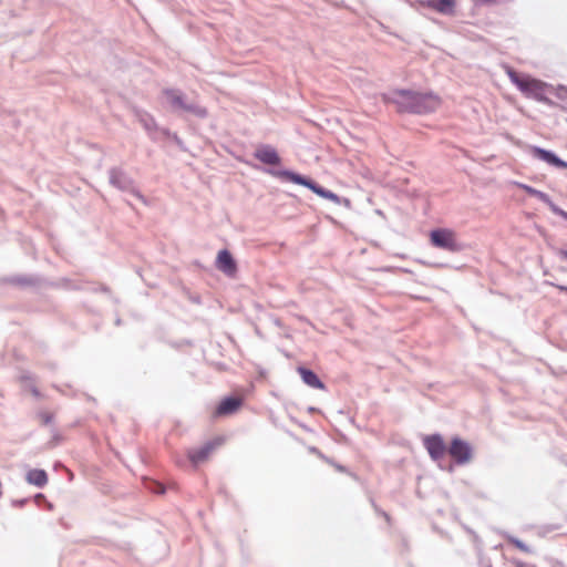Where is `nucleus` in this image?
<instances>
[{"label": "nucleus", "instance_id": "f257e3e1", "mask_svg": "<svg viewBox=\"0 0 567 567\" xmlns=\"http://www.w3.org/2000/svg\"><path fill=\"white\" fill-rule=\"evenodd\" d=\"M392 101L401 111L415 113H429L435 111L441 100L434 94H421L411 91H396L392 95Z\"/></svg>", "mask_w": 567, "mask_h": 567}, {"label": "nucleus", "instance_id": "f03ea898", "mask_svg": "<svg viewBox=\"0 0 567 567\" xmlns=\"http://www.w3.org/2000/svg\"><path fill=\"white\" fill-rule=\"evenodd\" d=\"M268 173L277 178L282 181H288L298 185H302L309 189H311L318 196L331 200L338 205H343L347 208H351V200L349 198H341L337 194L318 186L311 179L301 176L297 173L287 169H269Z\"/></svg>", "mask_w": 567, "mask_h": 567}, {"label": "nucleus", "instance_id": "7ed1b4c3", "mask_svg": "<svg viewBox=\"0 0 567 567\" xmlns=\"http://www.w3.org/2000/svg\"><path fill=\"white\" fill-rule=\"evenodd\" d=\"M506 73L511 81L518 87V90L527 97L538 101H546L545 92L547 84L536 80L527 74H520L513 69L507 68Z\"/></svg>", "mask_w": 567, "mask_h": 567}, {"label": "nucleus", "instance_id": "20e7f679", "mask_svg": "<svg viewBox=\"0 0 567 567\" xmlns=\"http://www.w3.org/2000/svg\"><path fill=\"white\" fill-rule=\"evenodd\" d=\"M164 103L175 112H189L198 117H205L207 111L205 107L186 102L184 95L176 90H165L163 92Z\"/></svg>", "mask_w": 567, "mask_h": 567}, {"label": "nucleus", "instance_id": "39448f33", "mask_svg": "<svg viewBox=\"0 0 567 567\" xmlns=\"http://www.w3.org/2000/svg\"><path fill=\"white\" fill-rule=\"evenodd\" d=\"M431 243L433 246L445 249L449 251H458L462 249L461 244L457 241L456 235L453 230L440 228L432 230L430 234Z\"/></svg>", "mask_w": 567, "mask_h": 567}, {"label": "nucleus", "instance_id": "423d86ee", "mask_svg": "<svg viewBox=\"0 0 567 567\" xmlns=\"http://www.w3.org/2000/svg\"><path fill=\"white\" fill-rule=\"evenodd\" d=\"M449 452L458 463H466L472 457L471 446L461 439H454L452 441Z\"/></svg>", "mask_w": 567, "mask_h": 567}, {"label": "nucleus", "instance_id": "0eeeda50", "mask_svg": "<svg viewBox=\"0 0 567 567\" xmlns=\"http://www.w3.org/2000/svg\"><path fill=\"white\" fill-rule=\"evenodd\" d=\"M216 267L227 276H234L237 270L236 262L228 250H220L218 252Z\"/></svg>", "mask_w": 567, "mask_h": 567}, {"label": "nucleus", "instance_id": "6e6552de", "mask_svg": "<svg viewBox=\"0 0 567 567\" xmlns=\"http://www.w3.org/2000/svg\"><path fill=\"white\" fill-rule=\"evenodd\" d=\"M220 444L221 441L219 439L209 442L202 446L200 449L189 451L188 457L194 465H198L199 463L206 461L212 451Z\"/></svg>", "mask_w": 567, "mask_h": 567}, {"label": "nucleus", "instance_id": "1a4fd4ad", "mask_svg": "<svg viewBox=\"0 0 567 567\" xmlns=\"http://www.w3.org/2000/svg\"><path fill=\"white\" fill-rule=\"evenodd\" d=\"M255 157L268 165H278L280 157L277 151L270 145H260L255 151Z\"/></svg>", "mask_w": 567, "mask_h": 567}, {"label": "nucleus", "instance_id": "9d476101", "mask_svg": "<svg viewBox=\"0 0 567 567\" xmlns=\"http://www.w3.org/2000/svg\"><path fill=\"white\" fill-rule=\"evenodd\" d=\"M424 445L433 460L440 458L445 452L443 440L439 435L425 437Z\"/></svg>", "mask_w": 567, "mask_h": 567}, {"label": "nucleus", "instance_id": "9b49d317", "mask_svg": "<svg viewBox=\"0 0 567 567\" xmlns=\"http://www.w3.org/2000/svg\"><path fill=\"white\" fill-rule=\"evenodd\" d=\"M533 156L537 157L538 159H542L553 166L560 167V168H567V163L558 158L554 153L539 148V147H533L532 148Z\"/></svg>", "mask_w": 567, "mask_h": 567}, {"label": "nucleus", "instance_id": "f8f14e48", "mask_svg": "<svg viewBox=\"0 0 567 567\" xmlns=\"http://www.w3.org/2000/svg\"><path fill=\"white\" fill-rule=\"evenodd\" d=\"M110 182L115 187L127 190L132 187V181L121 171L112 169L110 173Z\"/></svg>", "mask_w": 567, "mask_h": 567}, {"label": "nucleus", "instance_id": "ddd939ff", "mask_svg": "<svg viewBox=\"0 0 567 567\" xmlns=\"http://www.w3.org/2000/svg\"><path fill=\"white\" fill-rule=\"evenodd\" d=\"M25 480L31 485L43 487L48 483V475L43 470H30L27 473Z\"/></svg>", "mask_w": 567, "mask_h": 567}, {"label": "nucleus", "instance_id": "4468645a", "mask_svg": "<svg viewBox=\"0 0 567 567\" xmlns=\"http://www.w3.org/2000/svg\"><path fill=\"white\" fill-rule=\"evenodd\" d=\"M423 2L444 14L452 13L454 9V0H423Z\"/></svg>", "mask_w": 567, "mask_h": 567}, {"label": "nucleus", "instance_id": "2eb2a0df", "mask_svg": "<svg viewBox=\"0 0 567 567\" xmlns=\"http://www.w3.org/2000/svg\"><path fill=\"white\" fill-rule=\"evenodd\" d=\"M298 372H299L302 381L307 385H309L311 388H316V389L324 388L323 383L319 380V378L311 370H308L305 368H299Z\"/></svg>", "mask_w": 567, "mask_h": 567}, {"label": "nucleus", "instance_id": "dca6fc26", "mask_svg": "<svg viewBox=\"0 0 567 567\" xmlns=\"http://www.w3.org/2000/svg\"><path fill=\"white\" fill-rule=\"evenodd\" d=\"M240 405V400L236 398H228L224 400L217 408V414H230L235 412Z\"/></svg>", "mask_w": 567, "mask_h": 567}, {"label": "nucleus", "instance_id": "f3484780", "mask_svg": "<svg viewBox=\"0 0 567 567\" xmlns=\"http://www.w3.org/2000/svg\"><path fill=\"white\" fill-rule=\"evenodd\" d=\"M533 196L537 197L539 200L544 202L545 204L548 205V207L551 209V205H555L550 198L548 197L547 194L540 192V190H536V194H534Z\"/></svg>", "mask_w": 567, "mask_h": 567}, {"label": "nucleus", "instance_id": "a211bd4d", "mask_svg": "<svg viewBox=\"0 0 567 567\" xmlns=\"http://www.w3.org/2000/svg\"><path fill=\"white\" fill-rule=\"evenodd\" d=\"M513 185L518 187V188H520V189H523V190H525L527 194H529L532 196L534 194H536V190H537V189H535V188H533V187H530L528 185H525V184H522V183H518V182H513Z\"/></svg>", "mask_w": 567, "mask_h": 567}, {"label": "nucleus", "instance_id": "6ab92c4d", "mask_svg": "<svg viewBox=\"0 0 567 567\" xmlns=\"http://www.w3.org/2000/svg\"><path fill=\"white\" fill-rule=\"evenodd\" d=\"M551 212L556 215L561 216L563 218H565L567 220V212L560 209L558 206L551 205Z\"/></svg>", "mask_w": 567, "mask_h": 567}, {"label": "nucleus", "instance_id": "aec40b11", "mask_svg": "<svg viewBox=\"0 0 567 567\" xmlns=\"http://www.w3.org/2000/svg\"><path fill=\"white\" fill-rule=\"evenodd\" d=\"M551 212L556 215L561 216L563 218H565L567 220V212L560 209L558 206L551 205Z\"/></svg>", "mask_w": 567, "mask_h": 567}, {"label": "nucleus", "instance_id": "412c9836", "mask_svg": "<svg viewBox=\"0 0 567 567\" xmlns=\"http://www.w3.org/2000/svg\"><path fill=\"white\" fill-rule=\"evenodd\" d=\"M144 125H145V127H146L147 130H150L152 126H154V122H153V120L145 121Z\"/></svg>", "mask_w": 567, "mask_h": 567}, {"label": "nucleus", "instance_id": "4be33fe9", "mask_svg": "<svg viewBox=\"0 0 567 567\" xmlns=\"http://www.w3.org/2000/svg\"><path fill=\"white\" fill-rule=\"evenodd\" d=\"M558 289L561 290V291H565V293H567V287L565 286H558Z\"/></svg>", "mask_w": 567, "mask_h": 567}, {"label": "nucleus", "instance_id": "5701e85b", "mask_svg": "<svg viewBox=\"0 0 567 567\" xmlns=\"http://www.w3.org/2000/svg\"><path fill=\"white\" fill-rule=\"evenodd\" d=\"M560 255H561V257H564V258H566V259H567V250H563V251H560Z\"/></svg>", "mask_w": 567, "mask_h": 567}, {"label": "nucleus", "instance_id": "b1692460", "mask_svg": "<svg viewBox=\"0 0 567 567\" xmlns=\"http://www.w3.org/2000/svg\"><path fill=\"white\" fill-rule=\"evenodd\" d=\"M157 487H158V489L156 492H158V493H163L164 492V488L161 485H158Z\"/></svg>", "mask_w": 567, "mask_h": 567}, {"label": "nucleus", "instance_id": "393cba45", "mask_svg": "<svg viewBox=\"0 0 567 567\" xmlns=\"http://www.w3.org/2000/svg\"><path fill=\"white\" fill-rule=\"evenodd\" d=\"M41 498H43V495L39 494V495L37 496V499H38V501H41Z\"/></svg>", "mask_w": 567, "mask_h": 567}]
</instances>
